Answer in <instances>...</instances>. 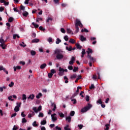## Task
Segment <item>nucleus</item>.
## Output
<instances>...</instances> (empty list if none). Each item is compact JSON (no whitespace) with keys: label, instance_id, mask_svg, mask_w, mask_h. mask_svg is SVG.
Instances as JSON below:
<instances>
[{"label":"nucleus","instance_id":"obj_44","mask_svg":"<svg viewBox=\"0 0 130 130\" xmlns=\"http://www.w3.org/2000/svg\"><path fill=\"white\" fill-rule=\"evenodd\" d=\"M9 86L10 87V88H12V87H14V82L12 81L10 84H9Z\"/></svg>","mask_w":130,"mask_h":130},{"label":"nucleus","instance_id":"obj_2","mask_svg":"<svg viewBox=\"0 0 130 130\" xmlns=\"http://www.w3.org/2000/svg\"><path fill=\"white\" fill-rule=\"evenodd\" d=\"M6 42H7V40H4L3 38V36H2L0 38V45L1 47L3 49H6L7 48V45H6Z\"/></svg>","mask_w":130,"mask_h":130},{"label":"nucleus","instance_id":"obj_34","mask_svg":"<svg viewBox=\"0 0 130 130\" xmlns=\"http://www.w3.org/2000/svg\"><path fill=\"white\" fill-rule=\"evenodd\" d=\"M59 115L60 117H61L62 118L64 117V114L62 113V112L59 113Z\"/></svg>","mask_w":130,"mask_h":130},{"label":"nucleus","instance_id":"obj_17","mask_svg":"<svg viewBox=\"0 0 130 130\" xmlns=\"http://www.w3.org/2000/svg\"><path fill=\"white\" fill-rule=\"evenodd\" d=\"M76 48H77V49H79L81 50L82 49V46H81V45H80V44H76Z\"/></svg>","mask_w":130,"mask_h":130},{"label":"nucleus","instance_id":"obj_4","mask_svg":"<svg viewBox=\"0 0 130 130\" xmlns=\"http://www.w3.org/2000/svg\"><path fill=\"white\" fill-rule=\"evenodd\" d=\"M80 27V28H83V24L80 20L76 19L75 21V26L76 27Z\"/></svg>","mask_w":130,"mask_h":130},{"label":"nucleus","instance_id":"obj_27","mask_svg":"<svg viewBox=\"0 0 130 130\" xmlns=\"http://www.w3.org/2000/svg\"><path fill=\"white\" fill-rule=\"evenodd\" d=\"M69 43L74 44L75 43V40L73 39H70L69 40Z\"/></svg>","mask_w":130,"mask_h":130},{"label":"nucleus","instance_id":"obj_53","mask_svg":"<svg viewBox=\"0 0 130 130\" xmlns=\"http://www.w3.org/2000/svg\"><path fill=\"white\" fill-rule=\"evenodd\" d=\"M20 10L21 11H25V7H24L23 5H21L20 6Z\"/></svg>","mask_w":130,"mask_h":130},{"label":"nucleus","instance_id":"obj_32","mask_svg":"<svg viewBox=\"0 0 130 130\" xmlns=\"http://www.w3.org/2000/svg\"><path fill=\"white\" fill-rule=\"evenodd\" d=\"M13 21H14V18L13 17H9V19H8V22H9L10 23H12V22H13Z\"/></svg>","mask_w":130,"mask_h":130},{"label":"nucleus","instance_id":"obj_7","mask_svg":"<svg viewBox=\"0 0 130 130\" xmlns=\"http://www.w3.org/2000/svg\"><path fill=\"white\" fill-rule=\"evenodd\" d=\"M76 60V58L75 57L72 56L71 58V60L69 61V64L73 65L74 64V62Z\"/></svg>","mask_w":130,"mask_h":130},{"label":"nucleus","instance_id":"obj_39","mask_svg":"<svg viewBox=\"0 0 130 130\" xmlns=\"http://www.w3.org/2000/svg\"><path fill=\"white\" fill-rule=\"evenodd\" d=\"M79 70V67H74V69H73V72H77V71Z\"/></svg>","mask_w":130,"mask_h":130},{"label":"nucleus","instance_id":"obj_9","mask_svg":"<svg viewBox=\"0 0 130 130\" xmlns=\"http://www.w3.org/2000/svg\"><path fill=\"white\" fill-rule=\"evenodd\" d=\"M51 107H53L52 109L53 111H55V110H56V105L54 103H51Z\"/></svg>","mask_w":130,"mask_h":130},{"label":"nucleus","instance_id":"obj_61","mask_svg":"<svg viewBox=\"0 0 130 130\" xmlns=\"http://www.w3.org/2000/svg\"><path fill=\"white\" fill-rule=\"evenodd\" d=\"M78 127H79L80 129H82L83 128V124H78Z\"/></svg>","mask_w":130,"mask_h":130},{"label":"nucleus","instance_id":"obj_26","mask_svg":"<svg viewBox=\"0 0 130 130\" xmlns=\"http://www.w3.org/2000/svg\"><path fill=\"white\" fill-rule=\"evenodd\" d=\"M20 110V108L18 107L15 106V108H14V111H15V112H18V111H19Z\"/></svg>","mask_w":130,"mask_h":130},{"label":"nucleus","instance_id":"obj_60","mask_svg":"<svg viewBox=\"0 0 130 130\" xmlns=\"http://www.w3.org/2000/svg\"><path fill=\"white\" fill-rule=\"evenodd\" d=\"M18 128L16 125H14L12 130H18Z\"/></svg>","mask_w":130,"mask_h":130},{"label":"nucleus","instance_id":"obj_14","mask_svg":"<svg viewBox=\"0 0 130 130\" xmlns=\"http://www.w3.org/2000/svg\"><path fill=\"white\" fill-rule=\"evenodd\" d=\"M47 65L46 64V63H44L43 64H42L40 66V69H41V70H43V69H45V68H46V66Z\"/></svg>","mask_w":130,"mask_h":130},{"label":"nucleus","instance_id":"obj_19","mask_svg":"<svg viewBox=\"0 0 130 130\" xmlns=\"http://www.w3.org/2000/svg\"><path fill=\"white\" fill-rule=\"evenodd\" d=\"M22 100L24 101L23 102H25V100H27V96H26V94H22Z\"/></svg>","mask_w":130,"mask_h":130},{"label":"nucleus","instance_id":"obj_51","mask_svg":"<svg viewBox=\"0 0 130 130\" xmlns=\"http://www.w3.org/2000/svg\"><path fill=\"white\" fill-rule=\"evenodd\" d=\"M44 116V114L43 113L40 112L39 114V117H43Z\"/></svg>","mask_w":130,"mask_h":130},{"label":"nucleus","instance_id":"obj_16","mask_svg":"<svg viewBox=\"0 0 130 130\" xmlns=\"http://www.w3.org/2000/svg\"><path fill=\"white\" fill-rule=\"evenodd\" d=\"M76 78H77V74H73L70 77V79H71L72 80H73L74 79H76Z\"/></svg>","mask_w":130,"mask_h":130},{"label":"nucleus","instance_id":"obj_12","mask_svg":"<svg viewBox=\"0 0 130 130\" xmlns=\"http://www.w3.org/2000/svg\"><path fill=\"white\" fill-rule=\"evenodd\" d=\"M80 40L83 42L84 41H86V40H87V38L84 37V36L81 35L80 36Z\"/></svg>","mask_w":130,"mask_h":130},{"label":"nucleus","instance_id":"obj_64","mask_svg":"<svg viewBox=\"0 0 130 130\" xmlns=\"http://www.w3.org/2000/svg\"><path fill=\"white\" fill-rule=\"evenodd\" d=\"M56 130H61V128L58 127V126H56L55 127Z\"/></svg>","mask_w":130,"mask_h":130},{"label":"nucleus","instance_id":"obj_49","mask_svg":"<svg viewBox=\"0 0 130 130\" xmlns=\"http://www.w3.org/2000/svg\"><path fill=\"white\" fill-rule=\"evenodd\" d=\"M49 21H52V18H51L50 17H48L46 21V22L48 23V22H49Z\"/></svg>","mask_w":130,"mask_h":130},{"label":"nucleus","instance_id":"obj_10","mask_svg":"<svg viewBox=\"0 0 130 130\" xmlns=\"http://www.w3.org/2000/svg\"><path fill=\"white\" fill-rule=\"evenodd\" d=\"M66 120L68 121V122H71V121H72V117H71V116L66 117Z\"/></svg>","mask_w":130,"mask_h":130},{"label":"nucleus","instance_id":"obj_3","mask_svg":"<svg viewBox=\"0 0 130 130\" xmlns=\"http://www.w3.org/2000/svg\"><path fill=\"white\" fill-rule=\"evenodd\" d=\"M92 105L91 104H88L87 106H85L84 108H83L81 110V112L82 113H84V112H87L88 110H90L92 108Z\"/></svg>","mask_w":130,"mask_h":130},{"label":"nucleus","instance_id":"obj_52","mask_svg":"<svg viewBox=\"0 0 130 130\" xmlns=\"http://www.w3.org/2000/svg\"><path fill=\"white\" fill-rule=\"evenodd\" d=\"M22 103H17V105L16 107H18V108H20V107H21V105Z\"/></svg>","mask_w":130,"mask_h":130},{"label":"nucleus","instance_id":"obj_29","mask_svg":"<svg viewBox=\"0 0 130 130\" xmlns=\"http://www.w3.org/2000/svg\"><path fill=\"white\" fill-rule=\"evenodd\" d=\"M31 24L33 26H34L35 28H38V27H39V25L36 24L34 22H32Z\"/></svg>","mask_w":130,"mask_h":130},{"label":"nucleus","instance_id":"obj_42","mask_svg":"<svg viewBox=\"0 0 130 130\" xmlns=\"http://www.w3.org/2000/svg\"><path fill=\"white\" fill-rule=\"evenodd\" d=\"M52 76H53V74L51 73H49L48 74V78H52Z\"/></svg>","mask_w":130,"mask_h":130},{"label":"nucleus","instance_id":"obj_50","mask_svg":"<svg viewBox=\"0 0 130 130\" xmlns=\"http://www.w3.org/2000/svg\"><path fill=\"white\" fill-rule=\"evenodd\" d=\"M39 29L41 31H45V28H44L43 27H42V26L39 27Z\"/></svg>","mask_w":130,"mask_h":130},{"label":"nucleus","instance_id":"obj_48","mask_svg":"<svg viewBox=\"0 0 130 130\" xmlns=\"http://www.w3.org/2000/svg\"><path fill=\"white\" fill-rule=\"evenodd\" d=\"M67 33H68L69 34H71V33H72V30H71V29L70 28H67Z\"/></svg>","mask_w":130,"mask_h":130},{"label":"nucleus","instance_id":"obj_62","mask_svg":"<svg viewBox=\"0 0 130 130\" xmlns=\"http://www.w3.org/2000/svg\"><path fill=\"white\" fill-rule=\"evenodd\" d=\"M48 42H49V43H50L51 42H52V38H49L48 40Z\"/></svg>","mask_w":130,"mask_h":130},{"label":"nucleus","instance_id":"obj_5","mask_svg":"<svg viewBox=\"0 0 130 130\" xmlns=\"http://www.w3.org/2000/svg\"><path fill=\"white\" fill-rule=\"evenodd\" d=\"M55 115H56V114H55V113H54L51 115L52 120V121H53V122H54V121H56V120H57V118L56 117V116H55Z\"/></svg>","mask_w":130,"mask_h":130},{"label":"nucleus","instance_id":"obj_37","mask_svg":"<svg viewBox=\"0 0 130 130\" xmlns=\"http://www.w3.org/2000/svg\"><path fill=\"white\" fill-rule=\"evenodd\" d=\"M105 126H106V128L105 129V130H109V126H110L109 124H106L105 125Z\"/></svg>","mask_w":130,"mask_h":130},{"label":"nucleus","instance_id":"obj_20","mask_svg":"<svg viewBox=\"0 0 130 130\" xmlns=\"http://www.w3.org/2000/svg\"><path fill=\"white\" fill-rule=\"evenodd\" d=\"M40 97H42V93L41 92L39 93L37 95H36V99H39Z\"/></svg>","mask_w":130,"mask_h":130},{"label":"nucleus","instance_id":"obj_59","mask_svg":"<svg viewBox=\"0 0 130 130\" xmlns=\"http://www.w3.org/2000/svg\"><path fill=\"white\" fill-rule=\"evenodd\" d=\"M55 73H56V71H55V70H54V69H52L51 70V74H55Z\"/></svg>","mask_w":130,"mask_h":130},{"label":"nucleus","instance_id":"obj_63","mask_svg":"<svg viewBox=\"0 0 130 130\" xmlns=\"http://www.w3.org/2000/svg\"><path fill=\"white\" fill-rule=\"evenodd\" d=\"M53 2L55 4H59V0H53Z\"/></svg>","mask_w":130,"mask_h":130},{"label":"nucleus","instance_id":"obj_43","mask_svg":"<svg viewBox=\"0 0 130 130\" xmlns=\"http://www.w3.org/2000/svg\"><path fill=\"white\" fill-rule=\"evenodd\" d=\"M78 93L76 92L71 97V99H73L74 98H75V97H76V96H77V95H78Z\"/></svg>","mask_w":130,"mask_h":130},{"label":"nucleus","instance_id":"obj_54","mask_svg":"<svg viewBox=\"0 0 130 130\" xmlns=\"http://www.w3.org/2000/svg\"><path fill=\"white\" fill-rule=\"evenodd\" d=\"M42 110V106H39L38 108V111H41Z\"/></svg>","mask_w":130,"mask_h":130},{"label":"nucleus","instance_id":"obj_31","mask_svg":"<svg viewBox=\"0 0 130 130\" xmlns=\"http://www.w3.org/2000/svg\"><path fill=\"white\" fill-rule=\"evenodd\" d=\"M70 116H74L75 115V111H71L70 113Z\"/></svg>","mask_w":130,"mask_h":130},{"label":"nucleus","instance_id":"obj_1","mask_svg":"<svg viewBox=\"0 0 130 130\" xmlns=\"http://www.w3.org/2000/svg\"><path fill=\"white\" fill-rule=\"evenodd\" d=\"M54 54H56V59H58L59 60L63 58V55L60 53V51L59 50H56L54 52Z\"/></svg>","mask_w":130,"mask_h":130},{"label":"nucleus","instance_id":"obj_30","mask_svg":"<svg viewBox=\"0 0 130 130\" xmlns=\"http://www.w3.org/2000/svg\"><path fill=\"white\" fill-rule=\"evenodd\" d=\"M41 124L42 125H44L46 124V120H44L42 121L41 122Z\"/></svg>","mask_w":130,"mask_h":130},{"label":"nucleus","instance_id":"obj_28","mask_svg":"<svg viewBox=\"0 0 130 130\" xmlns=\"http://www.w3.org/2000/svg\"><path fill=\"white\" fill-rule=\"evenodd\" d=\"M28 15H29V13H28L26 11H25L23 13V17H27V16H28Z\"/></svg>","mask_w":130,"mask_h":130},{"label":"nucleus","instance_id":"obj_18","mask_svg":"<svg viewBox=\"0 0 130 130\" xmlns=\"http://www.w3.org/2000/svg\"><path fill=\"white\" fill-rule=\"evenodd\" d=\"M66 50H68V51H72V46H70L69 47L67 46L66 47Z\"/></svg>","mask_w":130,"mask_h":130},{"label":"nucleus","instance_id":"obj_24","mask_svg":"<svg viewBox=\"0 0 130 130\" xmlns=\"http://www.w3.org/2000/svg\"><path fill=\"white\" fill-rule=\"evenodd\" d=\"M32 110L36 113H38V110L37 109V108L36 107H34L32 108Z\"/></svg>","mask_w":130,"mask_h":130},{"label":"nucleus","instance_id":"obj_55","mask_svg":"<svg viewBox=\"0 0 130 130\" xmlns=\"http://www.w3.org/2000/svg\"><path fill=\"white\" fill-rule=\"evenodd\" d=\"M81 54H83V55L86 54V50L85 49H82Z\"/></svg>","mask_w":130,"mask_h":130},{"label":"nucleus","instance_id":"obj_23","mask_svg":"<svg viewBox=\"0 0 130 130\" xmlns=\"http://www.w3.org/2000/svg\"><path fill=\"white\" fill-rule=\"evenodd\" d=\"M80 79H82V76L79 75L78 76L76 80L75 81V83H78V81H79V80H80Z\"/></svg>","mask_w":130,"mask_h":130},{"label":"nucleus","instance_id":"obj_8","mask_svg":"<svg viewBox=\"0 0 130 130\" xmlns=\"http://www.w3.org/2000/svg\"><path fill=\"white\" fill-rule=\"evenodd\" d=\"M86 57H87V58H89L90 61H93V62L95 61V60L94 59V57H91V55H87Z\"/></svg>","mask_w":130,"mask_h":130},{"label":"nucleus","instance_id":"obj_38","mask_svg":"<svg viewBox=\"0 0 130 130\" xmlns=\"http://www.w3.org/2000/svg\"><path fill=\"white\" fill-rule=\"evenodd\" d=\"M76 30L75 32L76 33H79V31H80V29H79V26H75Z\"/></svg>","mask_w":130,"mask_h":130},{"label":"nucleus","instance_id":"obj_56","mask_svg":"<svg viewBox=\"0 0 130 130\" xmlns=\"http://www.w3.org/2000/svg\"><path fill=\"white\" fill-rule=\"evenodd\" d=\"M60 31L62 33H63V34L66 33V30H64V28H61L60 29Z\"/></svg>","mask_w":130,"mask_h":130},{"label":"nucleus","instance_id":"obj_21","mask_svg":"<svg viewBox=\"0 0 130 130\" xmlns=\"http://www.w3.org/2000/svg\"><path fill=\"white\" fill-rule=\"evenodd\" d=\"M70 127V125L67 124L66 125V126L64 127V130H71V128H69Z\"/></svg>","mask_w":130,"mask_h":130},{"label":"nucleus","instance_id":"obj_35","mask_svg":"<svg viewBox=\"0 0 130 130\" xmlns=\"http://www.w3.org/2000/svg\"><path fill=\"white\" fill-rule=\"evenodd\" d=\"M85 100H86V101H87V102H89V101H90V96L89 95H86L85 98Z\"/></svg>","mask_w":130,"mask_h":130},{"label":"nucleus","instance_id":"obj_41","mask_svg":"<svg viewBox=\"0 0 130 130\" xmlns=\"http://www.w3.org/2000/svg\"><path fill=\"white\" fill-rule=\"evenodd\" d=\"M72 99L71 101L74 102L73 104H77V100H76L75 99Z\"/></svg>","mask_w":130,"mask_h":130},{"label":"nucleus","instance_id":"obj_22","mask_svg":"<svg viewBox=\"0 0 130 130\" xmlns=\"http://www.w3.org/2000/svg\"><path fill=\"white\" fill-rule=\"evenodd\" d=\"M81 32L82 33H84V32H85L86 33H88L89 32V30L86 28H84V29H81Z\"/></svg>","mask_w":130,"mask_h":130},{"label":"nucleus","instance_id":"obj_33","mask_svg":"<svg viewBox=\"0 0 130 130\" xmlns=\"http://www.w3.org/2000/svg\"><path fill=\"white\" fill-rule=\"evenodd\" d=\"M96 103H99V104H102L103 102H102V100H101V99H100L96 101Z\"/></svg>","mask_w":130,"mask_h":130},{"label":"nucleus","instance_id":"obj_57","mask_svg":"<svg viewBox=\"0 0 130 130\" xmlns=\"http://www.w3.org/2000/svg\"><path fill=\"white\" fill-rule=\"evenodd\" d=\"M20 64H22V66H25V61H20L19 62Z\"/></svg>","mask_w":130,"mask_h":130},{"label":"nucleus","instance_id":"obj_6","mask_svg":"<svg viewBox=\"0 0 130 130\" xmlns=\"http://www.w3.org/2000/svg\"><path fill=\"white\" fill-rule=\"evenodd\" d=\"M59 73H58V75L59 76H63V73H64L63 72V68H61V67H59Z\"/></svg>","mask_w":130,"mask_h":130},{"label":"nucleus","instance_id":"obj_40","mask_svg":"<svg viewBox=\"0 0 130 130\" xmlns=\"http://www.w3.org/2000/svg\"><path fill=\"white\" fill-rule=\"evenodd\" d=\"M22 123H26V122H27V120L25 118H22Z\"/></svg>","mask_w":130,"mask_h":130},{"label":"nucleus","instance_id":"obj_46","mask_svg":"<svg viewBox=\"0 0 130 130\" xmlns=\"http://www.w3.org/2000/svg\"><path fill=\"white\" fill-rule=\"evenodd\" d=\"M64 40L66 41H69V37L68 36H65L64 37H63Z\"/></svg>","mask_w":130,"mask_h":130},{"label":"nucleus","instance_id":"obj_15","mask_svg":"<svg viewBox=\"0 0 130 130\" xmlns=\"http://www.w3.org/2000/svg\"><path fill=\"white\" fill-rule=\"evenodd\" d=\"M86 52L87 53V55H90V53H92V52H93V51L90 48H88V51H87Z\"/></svg>","mask_w":130,"mask_h":130},{"label":"nucleus","instance_id":"obj_45","mask_svg":"<svg viewBox=\"0 0 130 130\" xmlns=\"http://www.w3.org/2000/svg\"><path fill=\"white\" fill-rule=\"evenodd\" d=\"M90 90H92V89H95V86H94V84H91V86L89 87Z\"/></svg>","mask_w":130,"mask_h":130},{"label":"nucleus","instance_id":"obj_58","mask_svg":"<svg viewBox=\"0 0 130 130\" xmlns=\"http://www.w3.org/2000/svg\"><path fill=\"white\" fill-rule=\"evenodd\" d=\"M39 21H42V18H37L36 22H39Z\"/></svg>","mask_w":130,"mask_h":130},{"label":"nucleus","instance_id":"obj_11","mask_svg":"<svg viewBox=\"0 0 130 130\" xmlns=\"http://www.w3.org/2000/svg\"><path fill=\"white\" fill-rule=\"evenodd\" d=\"M40 40L39 39H34V40H32L31 43H38Z\"/></svg>","mask_w":130,"mask_h":130},{"label":"nucleus","instance_id":"obj_25","mask_svg":"<svg viewBox=\"0 0 130 130\" xmlns=\"http://www.w3.org/2000/svg\"><path fill=\"white\" fill-rule=\"evenodd\" d=\"M61 42V40L59 39V38H57L56 41V44H59Z\"/></svg>","mask_w":130,"mask_h":130},{"label":"nucleus","instance_id":"obj_47","mask_svg":"<svg viewBox=\"0 0 130 130\" xmlns=\"http://www.w3.org/2000/svg\"><path fill=\"white\" fill-rule=\"evenodd\" d=\"M32 125H33V126H35V127H36V126H38V124H37V123H36V121H34L32 123Z\"/></svg>","mask_w":130,"mask_h":130},{"label":"nucleus","instance_id":"obj_36","mask_svg":"<svg viewBox=\"0 0 130 130\" xmlns=\"http://www.w3.org/2000/svg\"><path fill=\"white\" fill-rule=\"evenodd\" d=\"M30 54L31 55H35V54H36V52L35 51H33V50H31L30 51Z\"/></svg>","mask_w":130,"mask_h":130},{"label":"nucleus","instance_id":"obj_13","mask_svg":"<svg viewBox=\"0 0 130 130\" xmlns=\"http://www.w3.org/2000/svg\"><path fill=\"white\" fill-rule=\"evenodd\" d=\"M35 97V95L34 94L29 95V96L27 98V99H31V100H33Z\"/></svg>","mask_w":130,"mask_h":130}]
</instances>
